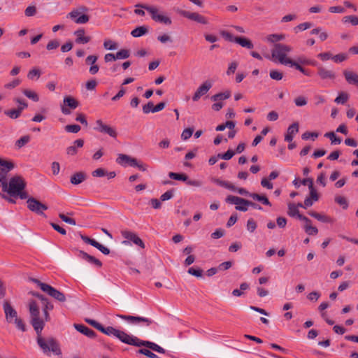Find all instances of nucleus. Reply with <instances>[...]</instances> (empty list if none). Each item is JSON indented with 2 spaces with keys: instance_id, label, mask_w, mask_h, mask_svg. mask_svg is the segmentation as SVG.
<instances>
[{
  "instance_id": "obj_1",
  "label": "nucleus",
  "mask_w": 358,
  "mask_h": 358,
  "mask_svg": "<svg viewBox=\"0 0 358 358\" xmlns=\"http://www.w3.org/2000/svg\"><path fill=\"white\" fill-rule=\"evenodd\" d=\"M28 307L30 314L29 322L36 331L37 335V344L41 348L43 352L48 354L52 352L57 355H61L62 351L57 341L52 337L45 339L41 335L42 331L45 327V323L40 317V310L36 301L33 299L30 300Z\"/></svg>"
},
{
  "instance_id": "obj_2",
  "label": "nucleus",
  "mask_w": 358,
  "mask_h": 358,
  "mask_svg": "<svg viewBox=\"0 0 358 358\" xmlns=\"http://www.w3.org/2000/svg\"><path fill=\"white\" fill-rule=\"evenodd\" d=\"M122 342L127 345H131L136 347L144 346L159 353H165V350L160 347L159 345H158L157 344L148 341L140 340L137 337L134 336L132 335H129L127 333H125L124 336L123 338V341Z\"/></svg>"
},
{
  "instance_id": "obj_3",
  "label": "nucleus",
  "mask_w": 358,
  "mask_h": 358,
  "mask_svg": "<svg viewBox=\"0 0 358 358\" xmlns=\"http://www.w3.org/2000/svg\"><path fill=\"white\" fill-rule=\"evenodd\" d=\"M292 50V48L289 45L283 43H275L271 51V55L275 60H278L280 64L289 65L292 59L286 57V56Z\"/></svg>"
},
{
  "instance_id": "obj_4",
  "label": "nucleus",
  "mask_w": 358,
  "mask_h": 358,
  "mask_svg": "<svg viewBox=\"0 0 358 358\" xmlns=\"http://www.w3.org/2000/svg\"><path fill=\"white\" fill-rule=\"evenodd\" d=\"M29 280L35 284L45 293H46L50 296L54 298L55 300L59 302L66 301L65 294L61 292L59 290L54 288L51 285L46 284L45 282H42L38 279L30 278Z\"/></svg>"
},
{
  "instance_id": "obj_5",
  "label": "nucleus",
  "mask_w": 358,
  "mask_h": 358,
  "mask_svg": "<svg viewBox=\"0 0 358 358\" xmlns=\"http://www.w3.org/2000/svg\"><path fill=\"white\" fill-rule=\"evenodd\" d=\"M85 321L88 324H91L93 327L100 331L101 333L107 336H114L116 338L119 339L121 342L123 341V338L126 333L125 331L117 329L113 327H105L101 324L99 323L98 322L94 320L86 319Z\"/></svg>"
},
{
  "instance_id": "obj_6",
  "label": "nucleus",
  "mask_w": 358,
  "mask_h": 358,
  "mask_svg": "<svg viewBox=\"0 0 358 358\" xmlns=\"http://www.w3.org/2000/svg\"><path fill=\"white\" fill-rule=\"evenodd\" d=\"M27 182L24 179L19 175H15L10 179L9 195L12 197H16V194L20 191L24 190L26 187Z\"/></svg>"
},
{
  "instance_id": "obj_7",
  "label": "nucleus",
  "mask_w": 358,
  "mask_h": 358,
  "mask_svg": "<svg viewBox=\"0 0 358 358\" xmlns=\"http://www.w3.org/2000/svg\"><path fill=\"white\" fill-rule=\"evenodd\" d=\"M116 316L119 318H121L128 322L129 324L134 325L149 327L153 323V320H152L151 319L141 316H133L120 314H117Z\"/></svg>"
},
{
  "instance_id": "obj_8",
  "label": "nucleus",
  "mask_w": 358,
  "mask_h": 358,
  "mask_svg": "<svg viewBox=\"0 0 358 358\" xmlns=\"http://www.w3.org/2000/svg\"><path fill=\"white\" fill-rule=\"evenodd\" d=\"M136 6L145 9L148 12L150 13L152 19L155 22H158L164 24H171L172 22L170 17L159 14L158 13V9L155 7L141 4H138Z\"/></svg>"
},
{
  "instance_id": "obj_9",
  "label": "nucleus",
  "mask_w": 358,
  "mask_h": 358,
  "mask_svg": "<svg viewBox=\"0 0 358 358\" xmlns=\"http://www.w3.org/2000/svg\"><path fill=\"white\" fill-rule=\"evenodd\" d=\"M96 126L94 129L101 134L108 135L113 138H116L117 131L115 127L104 123L101 120H97L95 122Z\"/></svg>"
},
{
  "instance_id": "obj_10",
  "label": "nucleus",
  "mask_w": 358,
  "mask_h": 358,
  "mask_svg": "<svg viewBox=\"0 0 358 358\" xmlns=\"http://www.w3.org/2000/svg\"><path fill=\"white\" fill-rule=\"evenodd\" d=\"M27 208L29 210L40 215H45L43 210H48V207L44 203L34 197H29L27 201Z\"/></svg>"
},
{
  "instance_id": "obj_11",
  "label": "nucleus",
  "mask_w": 358,
  "mask_h": 358,
  "mask_svg": "<svg viewBox=\"0 0 358 358\" xmlns=\"http://www.w3.org/2000/svg\"><path fill=\"white\" fill-rule=\"evenodd\" d=\"M121 234L123 238L127 239L122 242L123 245H129V241H131L135 245L141 247V248H145V244L143 241L138 236L136 233L127 230H124L121 231Z\"/></svg>"
},
{
  "instance_id": "obj_12",
  "label": "nucleus",
  "mask_w": 358,
  "mask_h": 358,
  "mask_svg": "<svg viewBox=\"0 0 358 358\" xmlns=\"http://www.w3.org/2000/svg\"><path fill=\"white\" fill-rule=\"evenodd\" d=\"M225 201L230 204H245L246 206H251L255 209L262 210V208L257 203L250 201L249 200L245 199L241 197H238L234 195H229L225 199Z\"/></svg>"
},
{
  "instance_id": "obj_13",
  "label": "nucleus",
  "mask_w": 358,
  "mask_h": 358,
  "mask_svg": "<svg viewBox=\"0 0 358 358\" xmlns=\"http://www.w3.org/2000/svg\"><path fill=\"white\" fill-rule=\"evenodd\" d=\"M64 106H61V110L64 115H70V109H76L79 106V102L71 96H66L63 100Z\"/></svg>"
},
{
  "instance_id": "obj_14",
  "label": "nucleus",
  "mask_w": 358,
  "mask_h": 358,
  "mask_svg": "<svg viewBox=\"0 0 358 358\" xmlns=\"http://www.w3.org/2000/svg\"><path fill=\"white\" fill-rule=\"evenodd\" d=\"M178 13L181 16L186 17L189 20L195 21L198 23L202 24H206L208 23L206 18L198 13H191L189 11H187L185 10H178Z\"/></svg>"
},
{
  "instance_id": "obj_15",
  "label": "nucleus",
  "mask_w": 358,
  "mask_h": 358,
  "mask_svg": "<svg viewBox=\"0 0 358 358\" xmlns=\"http://www.w3.org/2000/svg\"><path fill=\"white\" fill-rule=\"evenodd\" d=\"M3 309L5 314L6 320L8 323H13V320L17 317L16 310L11 306L8 301H3Z\"/></svg>"
},
{
  "instance_id": "obj_16",
  "label": "nucleus",
  "mask_w": 358,
  "mask_h": 358,
  "mask_svg": "<svg viewBox=\"0 0 358 358\" xmlns=\"http://www.w3.org/2000/svg\"><path fill=\"white\" fill-rule=\"evenodd\" d=\"M213 86V82L210 80L204 81L196 90L192 96L194 101H197L199 99L205 95Z\"/></svg>"
},
{
  "instance_id": "obj_17",
  "label": "nucleus",
  "mask_w": 358,
  "mask_h": 358,
  "mask_svg": "<svg viewBox=\"0 0 358 358\" xmlns=\"http://www.w3.org/2000/svg\"><path fill=\"white\" fill-rule=\"evenodd\" d=\"M287 214L288 215L292 217H297L298 219L304 221L306 223H311V220L309 218L300 214L299 210L297 208V206L294 203H289L288 204Z\"/></svg>"
},
{
  "instance_id": "obj_18",
  "label": "nucleus",
  "mask_w": 358,
  "mask_h": 358,
  "mask_svg": "<svg viewBox=\"0 0 358 358\" xmlns=\"http://www.w3.org/2000/svg\"><path fill=\"white\" fill-rule=\"evenodd\" d=\"M116 162L123 166H129L132 167L137 165V159L136 158L124 154H119Z\"/></svg>"
},
{
  "instance_id": "obj_19",
  "label": "nucleus",
  "mask_w": 358,
  "mask_h": 358,
  "mask_svg": "<svg viewBox=\"0 0 358 358\" xmlns=\"http://www.w3.org/2000/svg\"><path fill=\"white\" fill-rule=\"evenodd\" d=\"M15 168V164L10 160L0 157V174L1 176H7L8 172Z\"/></svg>"
},
{
  "instance_id": "obj_20",
  "label": "nucleus",
  "mask_w": 358,
  "mask_h": 358,
  "mask_svg": "<svg viewBox=\"0 0 358 358\" xmlns=\"http://www.w3.org/2000/svg\"><path fill=\"white\" fill-rule=\"evenodd\" d=\"M80 11L78 10H73L67 15V17H70L73 20L76 24H85L89 20L90 17L87 15L83 14L79 17Z\"/></svg>"
},
{
  "instance_id": "obj_21",
  "label": "nucleus",
  "mask_w": 358,
  "mask_h": 358,
  "mask_svg": "<svg viewBox=\"0 0 358 358\" xmlns=\"http://www.w3.org/2000/svg\"><path fill=\"white\" fill-rule=\"evenodd\" d=\"M98 59V56L96 55H89L85 59V63L87 64H90L91 66L90 67L89 72L92 75H94L98 73L99 70V66L96 64V62Z\"/></svg>"
},
{
  "instance_id": "obj_22",
  "label": "nucleus",
  "mask_w": 358,
  "mask_h": 358,
  "mask_svg": "<svg viewBox=\"0 0 358 358\" xmlns=\"http://www.w3.org/2000/svg\"><path fill=\"white\" fill-rule=\"evenodd\" d=\"M74 327L78 331L85 335L89 338H94L96 336V333L94 331H93L92 329H91L90 328L84 324H75Z\"/></svg>"
},
{
  "instance_id": "obj_23",
  "label": "nucleus",
  "mask_w": 358,
  "mask_h": 358,
  "mask_svg": "<svg viewBox=\"0 0 358 358\" xmlns=\"http://www.w3.org/2000/svg\"><path fill=\"white\" fill-rule=\"evenodd\" d=\"M317 74L322 80H333L336 77L335 73L331 70H328L323 66H319L317 69Z\"/></svg>"
},
{
  "instance_id": "obj_24",
  "label": "nucleus",
  "mask_w": 358,
  "mask_h": 358,
  "mask_svg": "<svg viewBox=\"0 0 358 358\" xmlns=\"http://www.w3.org/2000/svg\"><path fill=\"white\" fill-rule=\"evenodd\" d=\"M84 145V141L81 138L77 139L73 142V145L66 148V154L70 156H74L78 152V149Z\"/></svg>"
},
{
  "instance_id": "obj_25",
  "label": "nucleus",
  "mask_w": 358,
  "mask_h": 358,
  "mask_svg": "<svg viewBox=\"0 0 358 358\" xmlns=\"http://www.w3.org/2000/svg\"><path fill=\"white\" fill-rule=\"evenodd\" d=\"M299 131V123L294 122L287 129V134L285 136V141L287 142H292L294 136Z\"/></svg>"
},
{
  "instance_id": "obj_26",
  "label": "nucleus",
  "mask_w": 358,
  "mask_h": 358,
  "mask_svg": "<svg viewBox=\"0 0 358 358\" xmlns=\"http://www.w3.org/2000/svg\"><path fill=\"white\" fill-rule=\"evenodd\" d=\"M79 257L91 264H94L97 267L100 268L102 266V263L100 260H99L98 259L95 258L94 257L87 254V252H85L83 250L79 251Z\"/></svg>"
},
{
  "instance_id": "obj_27",
  "label": "nucleus",
  "mask_w": 358,
  "mask_h": 358,
  "mask_svg": "<svg viewBox=\"0 0 358 358\" xmlns=\"http://www.w3.org/2000/svg\"><path fill=\"white\" fill-rule=\"evenodd\" d=\"M343 76L348 84L355 85L358 87V74L350 71L345 70L343 71Z\"/></svg>"
},
{
  "instance_id": "obj_28",
  "label": "nucleus",
  "mask_w": 358,
  "mask_h": 358,
  "mask_svg": "<svg viewBox=\"0 0 358 358\" xmlns=\"http://www.w3.org/2000/svg\"><path fill=\"white\" fill-rule=\"evenodd\" d=\"M87 179V174L83 171L76 172L71 176L70 182L71 184L77 185L82 183Z\"/></svg>"
},
{
  "instance_id": "obj_29",
  "label": "nucleus",
  "mask_w": 358,
  "mask_h": 358,
  "mask_svg": "<svg viewBox=\"0 0 358 358\" xmlns=\"http://www.w3.org/2000/svg\"><path fill=\"white\" fill-rule=\"evenodd\" d=\"M308 213L310 216L317 219L318 221H320L322 222H324V223L333 222V219L329 216L325 215H322L315 211H309Z\"/></svg>"
},
{
  "instance_id": "obj_30",
  "label": "nucleus",
  "mask_w": 358,
  "mask_h": 358,
  "mask_svg": "<svg viewBox=\"0 0 358 358\" xmlns=\"http://www.w3.org/2000/svg\"><path fill=\"white\" fill-rule=\"evenodd\" d=\"M75 35L77 36L76 39V42L77 43L85 44L90 42L91 38L90 36H85V30L83 29H80L75 31Z\"/></svg>"
},
{
  "instance_id": "obj_31",
  "label": "nucleus",
  "mask_w": 358,
  "mask_h": 358,
  "mask_svg": "<svg viewBox=\"0 0 358 358\" xmlns=\"http://www.w3.org/2000/svg\"><path fill=\"white\" fill-rule=\"evenodd\" d=\"M236 43L239 44L241 46L250 50L254 48V45L252 41L245 37L237 36Z\"/></svg>"
},
{
  "instance_id": "obj_32",
  "label": "nucleus",
  "mask_w": 358,
  "mask_h": 358,
  "mask_svg": "<svg viewBox=\"0 0 358 358\" xmlns=\"http://www.w3.org/2000/svg\"><path fill=\"white\" fill-rule=\"evenodd\" d=\"M212 181L220 187H224L231 191H236V187L233 184L227 181L222 180L219 178H213Z\"/></svg>"
},
{
  "instance_id": "obj_33",
  "label": "nucleus",
  "mask_w": 358,
  "mask_h": 358,
  "mask_svg": "<svg viewBox=\"0 0 358 358\" xmlns=\"http://www.w3.org/2000/svg\"><path fill=\"white\" fill-rule=\"evenodd\" d=\"M231 95V91L226 90L224 92H220L213 95L210 99L213 101H222L230 98Z\"/></svg>"
},
{
  "instance_id": "obj_34",
  "label": "nucleus",
  "mask_w": 358,
  "mask_h": 358,
  "mask_svg": "<svg viewBox=\"0 0 358 358\" xmlns=\"http://www.w3.org/2000/svg\"><path fill=\"white\" fill-rule=\"evenodd\" d=\"M148 32V29L146 26H140L135 28L131 31V34L133 37H141Z\"/></svg>"
},
{
  "instance_id": "obj_35",
  "label": "nucleus",
  "mask_w": 358,
  "mask_h": 358,
  "mask_svg": "<svg viewBox=\"0 0 358 358\" xmlns=\"http://www.w3.org/2000/svg\"><path fill=\"white\" fill-rule=\"evenodd\" d=\"M250 198L253 199L254 200L258 201L261 202L262 204L266 206H271V202L268 199V198L265 195H261L257 193H252L250 195Z\"/></svg>"
},
{
  "instance_id": "obj_36",
  "label": "nucleus",
  "mask_w": 358,
  "mask_h": 358,
  "mask_svg": "<svg viewBox=\"0 0 358 358\" xmlns=\"http://www.w3.org/2000/svg\"><path fill=\"white\" fill-rule=\"evenodd\" d=\"M22 113V108H13L4 111V114L11 119L18 118L21 115Z\"/></svg>"
},
{
  "instance_id": "obj_37",
  "label": "nucleus",
  "mask_w": 358,
  "mask_h": 358,
  "mask_svg": "<svg viewBox=\"0 0 358 358\" xmlns=\"http://www.w3.org/2000/svg\"><path fill=\"white\" fill-rule=\"evenodd\" d=\"M22 92L25 96L30 99L33 101L37 102L39 101V96L38 94L34 91L29 89H24L22 90Z\"/></svg>"
},
{
  "instance_id": "obj_38",
  "label": "nucleus",
  "mask_w": 358,
  "mask_h": 358,
  "mask_svg": "<svg viewBox=\"0 0 358 358\" xmlns=\"http://www.w3.org/2000/svg\"><path fill=\"white\" fill-rule=\"evenodd\" d=\"M169 177L171 179L182 181H187V176L185 173H178L174 172H169Z\"/></svg>"
},
{
  "instance_id": "obj_39",
  "label": "nucleus",
  "mask_w": 358,
  "mask_h": 358,
  "mask_svg": "<svg viewBox=\"0 0 358 358\" xmlns=\"http://www.w3.org/2000/svg\"><path fill=\"white\" fill-rule=\"evenodd\" d=\"M324 136L329 138L331 140V144L337 145L341 143V138L338 137L334 131L326 133Z\"/></svg>"
},
{
  "instance_id": "obj_40",
  "label": "nucleus",
  "mask_w": 358,
  "mask_h": 358,
  "mask_svg": "<svg viewBox=\"0 0 358 358\" xmlns=\"http://www.w3.org/2000/svg\"><path fill=\"white\" fill-rule=\"evenodd\" d=\"M13 323L15 324V325L17 329L22 331V332H24L27 331L26 325H25L23 320L21 319L20 317H18V316L13 320Z\"/></svg>"
},
{
  "instance_id": "obj_41",
  "label": "nucleus",
  "mask_w": 358,
  "mask_h": 358,
  "mask_svg": "<svg viewBox=\"0 0 358 358\" xmlns=\"http://www.w3.org/2000/svg\"><path fill=\"white\" fill-rule=\"evenodd\" d=\"M343 22L344 23H350L353 26L358 25V17L356 15H346L344 16L342 19Z\"/></svg>"
},
{
  "instance_id": "obj_42",
  "label": "nucleus",
  "mask_w": 358,
  "mask_h": 358,
  "mask_svg": "<svg viewBox=\"0 0 358 358\" xmlns=\"http://www.w3.org/2000/svg\"><path fill=\"white\" fill-rule=\"evenodd\" d=\"M285 38V34H270L267 36L268 41H269L271 43H275L280 41H283Z\"/></svg>"
},
{
  "instance_id": "obj_43",
  "label": "nucleus",
  "mask_w": 358,
  "mask_h": 358,
  "mask_svg": "<svg viewBox=\"0 0 358 358\" xmlns=\"http://www.w3.org/2000/svg\"><path fill=\"white\" fill-rule=\"evenodd\" d=\"M349 99V95L346 92H341L335 99L334 101L338 104H344Z\"/></svg>"
},
{
  "instance_id": "obj_44",
  "label": "nucleus",
  "mask_w": 358,
  "mask_h": 358,
  "mask_svg": "<svg viewBox=\"0 0 358 358\" xmlns=\"http://www.w3.org/2000/svg\"><path fill=\"white\" fill-rule=\"evenodd\" d=\"M29 141L30 136L29 135L23 136L15 142V145L18 148H21L22 147L24 146L27 143H28Z\"/></svg>"
},
{
  "instance_id": "obj_45",
  "label": "nucleus",
  "mask_w": 358,
  "mask_h": 358,
  "mask_svg": "<svg viewBox=\"0 0 358 358\" xmlns=\"http://www.w3.org/2000/svg\"><path fill=\"white\" fill-rule=\"evenodd\" d=\"M304 230L306 234L308 235H317L318 233V229L315 227H313L310 225V223H306L304 226Z\"/></svg>"
},
{
  "instance_id": "obj_46",
  "label": "nucleus",
  "mask_w": 358,
  "mask_h": 358,
  "mask_svg": "<svg viewBox=\"0 0 358 358\" xmlns=\"http://www.w3.org/2000/svg\"><path fill=\"white\" fill-rule=\"evenodd\" d=\"M129 50L127 49H121L115 54L117 59H124L129 57Z\"/></svg>"
},
{
  "instance_id": "obj_47",
  "label": "nucleus",
  "mask_w": 358,
  "mask_h": 358,
  "mask_svg": "<svg viewBox=\"0 0 358 358\" xmlns=\"http://www.w3.org/2000/svg\"><path fill=\"white\" fill-rule=\"evenodd\" d=\"M41 71L38 69L34 68L31 70H30L27 74V78L29 80H34V78H36V79H38L41 76Z\"/></svg>"
},
{
  "instance_id": "obj_48",
  "label": "nucleus",
  "mask_w": 358,
  "mask_h": 358,
  "mask_svg": "<svg viewBox=\"0 0 358 358\" xmlns=\"http://www.w3.org/2000/svg\"><path fill=\"white\" fill-rule=\"evenodd\" d=\"M270 78L275 80H280L283 77L282 72L278 70H271L269 73Z\"/></svg>"
},
{
  "instance_id": "obj_49",
  "label": "nucleus",
  "mask_w": 358,
  "mask_h": 358,
  "mask_svg": "<svg viewBox=\"0 0 358 358\" xmlns=\"http://www.w3.org/2000/svg\"><path fill=\"white\" fill-rule=\"evenodd\" d=\"M347 59L348 55L346 53H340L331 57V59L336 63L343 62L345 61Z\"/></svg>"
},
{
  "instance_id": "obj_50",
  "label": "nucleus",
  "mask_w": 358,
  "mask_h": 358,
  "mask_svg": "<svg viewBox=\"0 0 358 358\" xmlns=\"http://www.w3.org/2000/svg\"><path fill=\"white\" fill-rule=\"evenodd\" d=\"M65 131L69 133L76 134L80 130V126L78 124H68L64 127Z\"/></svg>"
},
{
  "instance_id": "obj_51",
  "label": "nucleus",
  "mask_w": 358,
  "mask_h": 358,
  "mask_svg": "<svg viewBox=\"0 0 358 358\" xmlns=\"http://www.w3.org/2000/svg\"><path fill=\"white\" fill-rule=\"evenodd\" d=\"M220 34L226 41L236 43L237 36H234L231 33L224 30L220 32Z\"/></svg>"
},
{
  "instance_id": "obj_52",
  "label": "nucleus",
  "mask_w": 358,
  "mask_h": 358,
  "mask_svg": "<svg viewBox=\"0 0 358 358\" xmlns=\"http://www.w3.org/2000/svg\"><path fill=\"white\" fill-rule=\"evenodd\" d=\"M292 67H294L296 69L301 71L302 73H303L306 76H310V73H308V70L302 67L300 64H299L295 61L292 60V62L289 64Z\"/></svg>"
},
{
  "instance_id": "obj_53",
  "label": "nucleus",
  "mask_w": 358,
  "mask_h": 358,
  "mask_svg": "<svg viewBox=\"0 0 358 358\" xmlns=\"http://www.w3.org/2000/svg\"><path fill=\"white\" fill-rule=\"evenodd\" d=\"M138 353L144 355L149 358H160L157 355L146 348H141L138 350Z\"/></svg>"
},
{
  "instance_id": "obj_54",
  "label": "nucleus",
  "mask_w": 358,
  "mask_h": 358,
  "mask_svg": "<svg viewBox=\"0 0 358 358\" xmlns=\"http://www.w3.org/2000/svg\"><path fill=\"white\" fill-rule=\"evenodd\" d=\"M335 201L340 206H342L343 209H346L348 207V203L347 201V199L344 196H336Z\"/></svg>"
},
{
  "instance_id": "obj_55",
  "label": "nucleus",
  "mask_w": 358,
  "mask_h": 358,
  "mask_svg": "<svg viewBox=\"0 0 358 358\" xmlns=\"http://www.w3.org/2000/svg\"><path fill=\"white\" fill-rule=\"evenodd\" d=\"M312 26L313 24L310 22H303L295 27L294 28V30L296 33H297L299 31H304L306 29H308L310 28Z\"/></svg>"
},
{
  "instance_id": "obj_56",
  "label": "nucleus",
  "mask_w": 358,
  "mask_h": 358,
  "mask_svg": "<svg viewBox=\"0 0 358 358\" xmlns=\"http://www.w3.org/2000/svg\"><path fill=\"white\" fill-rule=\"evenodd\" d=\"M37 9L36 6L31 5L27 7V8L24 10V15L27 17H31L36 14Z\"/></svg>"
},
{
  "instance_id": "obj_57",
  "label": "nucleus",
  "mask_w": 358,
  "mask_h": 358,
  "mask_svg": "<svg viewBox=\"0 0 358 358\" xmlns=\"http://www.w3.org/2000/svg\"><path fill=\"white\" fill-rule=\"evenodd\" d=\"M187 272L189 274H190L192 275L196 276L197 278H200L202 276L203 270L199 268H196L194 267H190L188 269Z\"/></svg>"
},
{
  "instance_id": "obj_58",
  "label": "nucleus",
  "mask_w": 358,
  "mask_h": 358,
  "mask_svg": "<svg viewBox=\"0 0 358 358\" xmlns=\"http://www.w3.org/2000/svg\"><path fill=\"white\" fill-rule=\"evenodd\" d=\"M234 155L235 152L229 149L223 154H218V157L224 160H229L234 157Z\"/></svg>"
},
{
  "instance_id": "obj_59",
  "label": "nucleus",
  "mask_w": 358,
  "mask_h": 358,
  "mask_svg": "<svg viewBox=\"0 0 358 358\" xmlns=\"http://www.w3.org/2000/svg\"><path fill=\"white\" fill-rule=\"evenodd\" d=\"M59 217L64 222L66 223H68L71 225H76V222L74 219L73 218H71V217H67L66 215H64V213H59Z\"/></svg>"
},
{
  "instance_id": "obj_60",
  "label": "nucleus",
  "mask_w": 358,
  "mask_h": 358,
  "mask_svg": "<svg viewBox=\"0 0 358 358\" xmlns=\"http://www.w3.org/2000/svg\"><path fill=\"white\" fill-rule=\"evenodd\" d=\"M174 189H170L161 195L160 201H164L171 199L173 196Z\"/></svg>"
},
{
  "instance_id": "obj_61",
  "label": "nucleus",
  "mask_w": 358,
  "mask_h": 358,
  "mask_svg": "<svg viewBox=\"0 0 358 358\" xmlns=\"http://www.w3.org/2000/svg\"><path fill=\"white\" fill-rule=\"evenodd\" d=\"M193 132L194 129L192 128L185 129L181 134V138L185 141L187 140L192 136Z\"/></svg>"
},
{
  "instance_id": "obj_62",
  "label": "nucleus",
  "mask_w": 358,
  "mask_h": 358,
  "mask_svg": "<svg viewBox=\"0 0 358 358\" xmlns=\"http://www.w3.org/2000/svg\"><path fill=\"white\" fill-rule=\"evenodd\" d=\"M42 310H52L54 308L53 304L50 301V300L46 298L45 301L41 302Z\"/></svg>"
},
{
  "instance_id": "obj_63",
  "label": "nucleus",
  "mask_w": 358,
  "mask_h": 358,
  "mask_svg": "<svg viewBox=\"0 0 358 358\" xmlns=\"http://www.w3.org/2000/svg\"><path fill=\"white\" fill-rule=\"evenodd\" d=\"M106 170L103 168H98L92 172L93 177H103L106 176Z\"/></svg>"
},
{
  "instance_id": "obj_64",
  "label": "nucleus",
  "mask_w": 358,
  "mask_h": 358,
  "mask_svg": "<svg viewBox=\"0 0 358 358\" xmlns=\"http://www.w3.org/2000/svg\"><path fill=\"white\" fill-rule=\"evenodd\" d=\"M257 223L256 222L252 219L250 218L247 222V229L250 231L253 232L257 229Z\"/></svg>"
}]
</instances>
